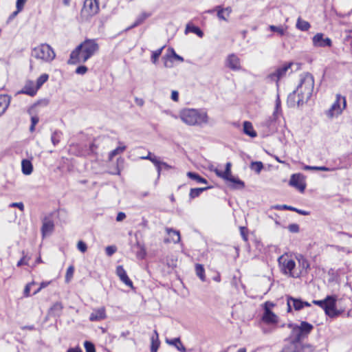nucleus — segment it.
Masks as SVG:
<instances>
[{
	"label": "nucleus",
	"instance_id": "obj_24",
	"mask_svg": "<svg viewBox=\"0 0 352 352\" xmlns=\"http://www.w3.org/2000/svg\"><path fill=\"white\" fill-rule=\"evenodd\" d=\"M10 102V98L7 95H0V116L8 109Z\"/></svg>",
	"mask_w": 352,
	"mask_h": 352
},
{
	"label": "nucleus",
	"instance_id": "obj_61",
	"mask_svg": "<svg viewBox=\"0 0 352 352\" xmlns=\"http://www.w3.org/2000/svg\"><path fill=\"white\" fill-rule=\"evenodd\" d=\"M126 218V214L125 213L122 212H118V215H117V217H116V221H122V220H124V219Z\"/></svg>",
	"mask_w": 352,
	"mask_h": 352
},
{
	"label": "nucleus",
	"instance_id": "obj_37",
	"mask_svg": "<svg viewBox=\"0 0 352 352\" xmlns=\"http://www.w3.org/2000/svg\"><path fill=\"white\" fill-rule=\"evenodd\" d=\"M300 267L302 270L307 271L309 268V263L308 261L302 255L297 257Z\"/></svg>",
	"mask_w": 352,
	"mask_h": 352
},
{
	"label": "nucleus",
	"instance_id": "obj_47",
	"mask_svg": "<svg viewBox=\"0 0 352 352\" xmlns=\"http://www.w3.org/2000/svg\"><path fill=\"white\" fill-rule=\"evenodd\" d=\"M74 272V268L73 266H69L67 268V272H66V276H65V280L67 282H69L70 280V279L73 276Z\"/></svg>",
	"mask_w": 352,
	"mask_h": 352
},
{
	"label": "nucleus",
	"instance_id": "obj_58",
	"mask_svg": "<svg viewBox=\"0 0 352 352\" xmlns=\"http://www.w3.org/2000/svg\"><path fill=\"white\" fill-rule=\"evenodd\" d=\"M171 99L177 102L179 100V93L177 91H172L171 92Z\"/></svg>",
	"mask_w": 352,
	"mask_h": 352
},
{
	"label": "nucleus",
	"instance_id": "obj_59",
	"mask_svg": "<svg viewBox=\"0 0 352 352\" xmlns=\"http://www.w3.org/2000/svg\"><path fill=\"white\" fill-rule=\"evenodd\" d=\"M274 307V304L270 301H267L264 304V311L266 309H270Z\"/></svg>",
	"mask_w": 352,
	"mask_h": 352
},
{
	"label": "nucleus",
	"instance_id": "obj_63",
	"mask_svg": "<svg viewBox=\"0 0 352 352\" xmlns=\"http://www.w3.org/2000/svg\"><path fill=\"white\" fill-rule=\"evenodd\" d=\"M294 211L296 212L297 213H298L300 214L305 215V216L309 214V212L305 211V210H299V209H297L296 208H295V210Z\"/></svg>",
	"mask_w": 352,
	"mask_h": 352
},
{
	"label": "nucleus",
	"instance_id": "obj_36",
	"mask_svg": "<svg viewBox=\"0 0 352 352\" xmlns=\"http://www.w3.org/2000/svg\"><path fill=\"white\" fill-rule=\"evenodd\" d=\"M187 176L189 178L197 181L198 183H202V184L208 183L207 180L205 178L201 177L199 175H198L195 173L188 172V173H187Z\"/></svg>",
	"mask_w": 352,
	"mask_h": 352
},
{
	"label": "nucleus",
	"instance_id": "obj_12",
	"mask_svg": "<svg viewBox=\"0 0 352 352\" xmlns=\"http://www.w3.org/2000/svg\"><path fill=\"white\" fill-rule=\"evenodd\" d=\"M225 65L227 67L232 71H240L242 69L241 59L236 54L234 53L229 54L226 57Z\"/></svg>",
	"mask_w": 352,
	"mask_h": 352
},
{
	"label": "nucleus",
	"instance_id": "obj_15",
	"mask_svg": "<svg viewBox=\"0 0 352 352\" xmlns=\"http://www.w3.org/2000/svg\"><path fill=\"white\" fill-rule=\"evenodd\" d=\"M106 309L104 307H100L93 309L92 312L89 316V320L91 322H100L107 318Z\"/></svg>",
	"mask_w": 352,
	"mask_h": 352
},
{
	"label": "nucleus",
	"instance_id": "obj_20",
	"mask_svg": "<svg viewBox=\"0 0 352 352\" xmlns=\"http://www.w3.org/2000/svg\"><path fill=\"white\" fill-rule=\"evenodd\" d=\"M301 99V97L299 94H298V92L296 90H294L292 93H291L288 97H287V104L290 107H294L296 105L300 106L307 101H299L298 100Z\"/></svg>",
	"mask_w": 352,
	"mask_h": 352
},
{
	"label": "nucleus",
	"instance_id": "obj_13",
	"mask_svg": "<svg viewBox=\"0 0 352 352\" xmlns=\"http://www.w3.org/2000/svg\"><path fill=\"white\" fill-rule=\"evenodd\" d=\"M289 184L301 192L305 191L306 184L304 177L301 174H293L291 176Z\"/></svg>",
	"mask_w": 352,
	"mask_h": 352
},
{
	"label": "nucleus",
	"instance_id": "obj_54",
	"mask_svg": "<svg viewBox=\"0 0 352 352\" xmlns=\"http://www.w3.org/2000/svg\"><path fill=\"white\" fill-rule=\"evenodd\" d=\"M50 284V281H45V282H42L40 285V287L36 289L35 290L34 292H33V295H36V294H38L42 289L47 287Z\"/></svg>",
	"mask_w": 352,
	"mask_h": 352
},
{
	"label": "nucleus",
	"instance_id": "obj_18",
	"mask_svg": "<svg viewBox=\"0 0 352 352\" xmlns=\"http://www.w3.org/2000/svg\"><path fill=\"white\" fill-rule=\"evenodd\" d=\"M168 51H169V54H166L165 56H164V66L166 67H173V63H172V61L170 60V58H173L180 62H183L184 61V58L183 57H182L181 56L178 55L176 54V52H175V50L173 49V48H169L168 49Z\"/></svg>",
	"mask_w": 352,
	"mask_h": 352
},
{
	"label": "nucleus",
	"instance_id": "obj_41",
	"mask_svg": "<svg viewBox=\"0 0 352 352\" xmlns=\"http://www.w3.org/2000/svg\"><path fill=\"white\" fill-rule=\"evenodd\" d=\"M62 133L60 131H55L51 136V140L54 146L57 145L61 138Z\"/></svg>",
	"mask_w": 352,
	"mask_h": 352
},
{
	"label": "nucleus",
	"instance_id": "obj_40",
	"mask_svg": "<svg viewBox=\"0 0 352 352\" xmlns=\"http://www.w3.org/2000/svg\"><path fill=\"white\" fill-rule=\"evenodd\" d=\"M49 78V75L47 74H43L41 75L36 80V87L39 89L42 85L47 81Z\"/></svg>",
	"mask_w": 352,
	"mask_h": 352
},
{
	"label": "nucleus",
	"instance_id": "obj_53",
	"mask_svg": "<svg viewBox=\"0 0 352 352\" xmlns=\"http://www.w3.org/2000/svg\"><path fill=\"white\" fill-rule=\"evenodd\" d=\"M288 230L292 233H297L299 232V226L296 223L289 224Z\"/></svg>",
	"mask_w": 352,
	"mask_h": 352
},
{
	"label": "nucleus",
	"instance_id": "obj_6",
	"mask_svg": "<svg viewBox=\"0 0 352 352\" xmlns=\"http://www.w3.org/2000/svg\"><path fill=\"white\" fill-rule=\"evenodd\" d=\"M231 166L232 164L230 162H227L224 171H222L218 168H215L214 169V172L219 177H221L225 181L230 182V184L229 186L230 188L234 189H243L245 186L244 182L232 175Z\"/></svg>",
	"mask_w": 352,
	"mask_h": 352
},
{
	"label": "nucleus",
	"instance_id": "obj_44",
	"mask_svg": "<svg viewBox=\"0 0 352 352\" xmlns=\"http://www.w3.org/2000/svg\"><path fill=\"white\" fill-rule=\"evenodd\" d=\"M250 168L256 173H259L263 169V165L261 162H253L250 164Z\"/></svg>",
	"mask_w": 352,
	"mask_h": 352
},
{
	"label": "nucleus",
	"instance_id": "obj_22",
	"mask_svg": "<svg viewBox=\"0 0 352 352\" xmlns=\"http://www.w3.org/2000/svg\"><path fill=\"white\" fill-rule=\"evenodd\" d=\"M54 224L52 220L45 217L43 221L41 232L43 236L48 235L54 230Z\"/></svg>",
	"mask_w": 352,
	"mask_h": 352
},
{
	"label": "nucleus",
	"instance_id": "obj_14",
	"mask_svg": "<svg viewBox=\"0 0 352 352\" xmlns=\"http://www.w3.org/2000/svg\"><path fill=\"white\" fill-rule=\"evenodd\" d=\"M312 41L314 46L317 47H331L332 45L331 40L328 37L324 38L322 33H317L312 38Z\"/></svg>",
	"mask_w": 352,
	"mask_h": 352
},
{
	"label": "nucleus",
	"instance_id": "obj_48",
	"mask_svg": "<svg viewBox=\"0 0 352 352\" xmlns=\"http://www.w3.org/2000/svg\"><path fill=\"white\" fill-rule=\"evenodd\" d=\"M77 248L81 252L85 253L87 250V246L85 242L79 241L77 243Z\"/></svg>",
	"mask_w": 352,
	"mask_h": 352
},
{
	"label": "nucleus",
	"instance_id": "obj_35",
	"mask_svg": "<svg viewBox=\"0 0 352 352\" xmlns=\"http://www.w3.org/2000/svg\"><path fill=\"white\" fill-rule=\"evenodd\" d=\"M195 272L197 276L202 280L205 281L206 276H205V270L204 268V266L201 264H196L195 265Z\"/></svg>",
	"mask_w": 352,
	"mask_h": 352
},
{
	"label": "nucleus",
	"instance_id": "obj_42",
	"mask_svg": "<svg viewBox=\"0 0 352 352\" xmlns=\"http://www.w3.org/2000/svg\"><path fill=\"white\" fill-rule=\"evenodd\" d=\"M164 48V46L162 47L161 48L153 51L152 52L151 55V61L155 64L159 58V57L161 56L163 49Z\"/></svg>",
	"mask_w": 352,
	"mask_h": 352
},
{
	"label": "nucleus",
	"instance_id": "obj_3",
	"mask_svg": "<svg viewBox=\"0 0 352 352\" xmlns=\"http://www.w3.org/2000/svg\"><path fill=\"white\" fill-rule=\"evenodd\" d=\"M314 89V79L309 73L300 75V83L296 88L298 94L301 97L299 101H308L312 96Z\"/></svg>",
	"mask_w": 352,
	"mask_h": 352
},
{
	"label": "nucleus",
	"instance_id": "obj_32",
	"mask_svg": "<svg viewBox=\"0 0 352 352\" xmlns=\"http://www.w3.org/2000/svg\"><path fill=\"white\" fill-rule=\"evenodd\" d=\"M268 28L272 32L277 33L279 36H283L287 30V27L284 25L276 26L271 25Z\"/></svg>",
	"mask_w": 352,
	"mask_h": 352
},
{
	"label": "nucleus",
	"instance_id": "obj_31",
	"mask_svg": "<svg viewBox=\"0 0 352 352\" xmlns=\"http://www.w3.org/2000/svg\"><path fill=\"white\" fill-rule=\"evenodd\" d=\"M217 10V16L219 19L223 21H228L227 18L224 16L223 13L227 12V16H228L232 12V9L230 7L223 8L221 6H217L215 8Z\"/></svg>",
	"mask_w": 352,
	"mask_h": 352
},
{
	"label": "nucleus",
	"instance_id": "obj_5",
	"mask_svg": "<svg viewBox=\"0 0 352 352\" xmlns=\"http://www.w3.org/2000/svg\"><path fill=\"white\" fill-rule=\"evenodd\" d=\"M337 296H327L321 300H314L312 303L324 309L326 315L331 318L337 317L340 314V311L336 309Z\"/></svg>",
	"mask_w": 352,
	"mask_h": 352
},
{
	"label": "nucleus",
	"instance_id": "obj_9",
	"mask_svg": "<svg viewBox=\"0 0 352 352\" xmlns=\"http://www.w3.org/2000/svg\"><path fill=\"white\" fill-rule=\"evenodd\" d=\"M346 102L344 97L341 96L340 94L336 95V101L333 103L331 108L327 112L329 118L338 116L342 113L343 109L346 107Z\"/></svg>",
	"mask_w": 352,
	"mask_h": 352
},
{
	"label": "nucleus",
	"instance_id": "obj_56",
	"mask_svg": "<svg viewBox=\"0 0 352 352\" xmlns=\"http://www.w3.org/2000/svg\"><path fill=\"white\" fill-rule=\"evenodd\" d=\"M25 1H26V0H17L16 1V9L18 10V12H21L23 10Z\"/></svg>",
	"mask_w": 352,
	"mask_h": 352
},
{
	"label": "nucleus",
	"instance_id": "obj_55",
	"mask_svg": "<svg viewBox=\"0 0 352 352\" xmlns=\"http://www.w3.org/2000/svg\"><path fill=\"white\" fill-rule=\"evenodd\" d=\"M9 206L12 208H18L21 211L24 210V205L22 202L12 203Z\"/></svg>",
	"mask_w": 352,
	"mask_h": 352
},
{
	"label": "nucleus",
	"instance_id": "obj_23",
	"mask_svg": "<svg viewBox=\"0 0 352 352\" xmlns=\"http://www.w3.org/2000/svg\"><path fill=\"white\" fill-rule=\"evenodd\" d=\"M262 320L267 324H276L278 316L270 309H266L262 316Z\"/></svg>",
	"mask_w": 352,
	"mask_h": 352
},
{
	"label": "nucleus",
	"instance_id": "obj_62",
	"mask_svg": "<svg viewBox=\"0 0 352 352\" xmlns=\"http://www.w3.org/2000/svg\"><path fill=\"white\" fill-rule=\"evenodd\" d=\"M280 107V101L279 100V98L278 97L276 100V109L274 112V115H276L278 112Z\"/></svg>",
	"mask_w": 352,
	"mask_h": 352
},
{
	"label": "nucleus",
	"instance_id": "obj_10",
	"mask_svg": "<svg viewBox=\"0 0 352 352\" xmlns=\"http://www.w3.org/2000/svg\"><path fill=\"white\" fill-rule=\"evenodd\" d=\"M292 63H285L280 67H278L274 72L270 73L267 76V79L271 82H276L277 84L278 81L286 76L287 72L291 69Z\"/></svg>",
	"mask_w": 352,
	"mask_h": 352
},
{
	"label": "nucleus",
	"instance_id": "obj_49",
	"mask_svg": "<svg viewBox=\"0 0 352 352\" xmlns=\"http://www.w3.org/2000/svg\"><path fill=\"white\" fill-rule=\"evenodd\" d=\"M23 254H24V252H23ZM29 260L30 258H28L26 255H23L21 259L18 261L17 266L20 267L23 265H28Z\"/></svg>",
	"mask_w": 352,
	"mask_h": 352
},
{
	"label": "nucleus",
	"instance_id": "obj_38",
	"mask_svg": "<svg viewBox=\"0 0 352 352\" xmlns=\"http://www.w3.org/2000/svg\"><path fill=\"white\" fill-rule=\"evenodd\" d=\"M186 31L192 32L197 34L200 38H202L204 36V32H202V30L199 28L195 25L190 26V25H188L186 26Z\"/></svg>",
	"mask_w": 352,
	"mask_h": 352
},
{
	"label": "nucleus",
	"instance_id": "obj_34",
	"mask_svg": "<svg viewBox=\"0 0 352 352\" xmlns=\"http://www.w3.org/2000/svg\"><path fill=\"white\" fill-rule=\"evenodd\" d=\"M208 188V187L191 188L190 190L189 197L190 199H195L196 197H198L201 192H203Z\"/></svg>",
	"mask_w": 352,
	"mask_h": 352
},
{
	"label": "nucleus",
	"instance_id": "obj_19",
	"mask_svg": "<svg viewBox=\"0 0 352 352\" xmlns=\"http://www.w3.org/2000/svg\"><path fill=\"white\" fill-rule=\"evenodd\" d=\"M166 232L170 238L164 240L165 243H178L181 240L180 233L178 230H174L170 228H166Z\"/></svg>",
	"mask_w": 352,
	"mask_h": 352
},
{
	"label": "nucleus",
	"instance_id": "obj_52",
	"mask_svg": "<svg viewBox=\"0 0 352 352\" xmlns=\"http://www.w3.org/2000/svg\"><path fill=\"white\" fill-rule=\"evenodd\" d=\"M87 67L85 65H80L76 69V73L77 74L83 75L87 72Z\"/></svg>",
	"mask_w": 352,
	"mask_h": 352
},
{
	"label": "nucleus",
	"instance_id": "obj_27",
	"mask_svg": "<svg viewBox=\"0 0 352 352\" xmlns=\"http://www.w3.org/2000/svg\"><path fill=\"white\" fill-rule=\"evenodd\" d=\"M151 352H157L160 346L159 335L156 330L154 331L153 335L151 338Z\"/></svg>",
	"mask_w": 352,
	"mask_h": 352
},
{
	"label": "nucleus",
	"instance_id": "obj_7",
	"mask_svg": "<svg viewBox=\"0 0 352 352\" xmlns=\"http://www.w3.org/2000/svg\"><path fill=\"white\" fill-rule=\"evenodd\" d=\"M292 327L291 337L298 342L305 339L314 329L312 324L307 322H301L300 325H290Z\"/></svg>",
	"mask_w": 352,
	"mask_h": 352
},
{
	"label": "nucleus",
	"instance_id": "obj_39",
	"mask_svg": "<svg viewBox=\"0 0 352 352\" xmlns=\"http://www.w3.org/2000/svg\"><path fill=\"white\" fill-rule=\"evenodd\" d=\"M63 307L61 302H56L50 308V311L54 315H59L63 309Z\"/></svg>",
	"mask_w": 352,
	"mask_h": 352
},
{
	"label": "nucleus",
	"instance_id": "obj_64",
	"mask_svg": "<svg viewBox=\"0 0 352 352\" xmlns=\"http://www.w3.org/2000/svg\"><path fill=\"white\" fill-rule=\"evenodd\" d=\"M67 352H81V349L79 347L71 348Z\"/></svg>",
	"mask_w": 352,
	"mask_h": 352
},
{
	"label": "nucleus",
	"instance_id": "obj_51",
	"mask_svg": "<svg viewBox=\"0 0 352 352\" xmlns=\"http://www.w3.org/2000/svg\"><path fill=\"white\" fill-rule=\"evenodd\" d=\"M116 250L117 248L114 245L107 246L105 250L106 254L109 256L113 255L116 252Z\"/></svg>",
	"mask_w": 352,
	"mask_h": 352
},
{
	"label": "nucleus",
	"instance_id": "obj_4",
	"mask_svg": "<svg viewBox=\"0 0 352 352\" xmlns=\"http://www.w3.org/2000/svg\"><path fill=\"white\" fill-rule=\"evenodd\" d=\"M31 56L42 63H50L55 58L56 54L50 45L43 43L32 50Z\"/></svg>",
	"mask_w": 352,
	"mask_h": 352
},
{
	"label": "nucleus",
	"instance_id": "obj_46",
	"mask_svg": "<svg viewBox=\"0 0 352 352\" xmlns=\"http://www.w3.org/2000/svg\"><path fill=\"white\" fill-rule=\"evenodd\" d=\"M86 352H96L94 345L89 341H85L84 343Z\"/></svg>",
	"mask_w": 352,
	"mask_h": 352
},
{
	"label": "nucleus",
	"instance_id": "obj_21",
	"mask_svg": "<svg viewBox=\"0 0 352 352\" xmlns=\"http://www.w3.org/2000/svg\"><path fill=\"white\" fill-rule=\"evenodd\" d=\"M287 311L290 312L292 310V307L294 308L295 310L299 311L303 308V301L300 299L295 298L293 297L287 298Z\"/></svg>",
	"mask_w": 352,
	"mask_h": 352
},
{
	"label": "nucleus",
	"instance_id": "obj_50",
	"mask_svg": "<svg viewBox=\"0 0 352 352\" xmlns=\"http://www.w3.org/2000/svg\"><path fill=\"white\" fill-rule=\"evenodd\" d=\"M274 208L278 209V210H282V209L288 210L290 211H294L295 210L294 207L287 206V205H277V206H274Z\"/></svg>",
	"mask_w": 352,
	"mask_h": 352
},
{
	"label": "nucleus",
	"instance_id": "obj_33",
	"mask_svg": "<svg viewBox=\"0 0 352 352\" xmlns=\"http://www.w3.org/2000/svg\"><path fill=\"white\" fill-rule=\"evenodd\" d=\"M296 28L301 31H307L311 25L309 22L298 18L296 22Z\"/></svg>",
	"mask_w": 352,
	"mask_h": 352
},
{
	"label": "nucleus",
	"instance_id": "obj_11",
	"mask_svg": "<svg viewBox=\"0 0 352 352\" xmlns=\"http://www.w3.org/2000/svg\"><path fill=\"white\" fill-rule=\"evenodd\" d=\"M99 11L98 0H85L81 13L82 15L89 17L96 14Z\"/></svg>",
	"mask_w": 352,
	"mask_h": 352
},
{
	"label": "nucleus",
	"instance_id": "obj_17",
	"mask_svg": "<svg viewBox=\"0 0 352 352\" xmlns=\"http://www.w3.org/2000/svg\"><path fill=\"white\" fill-rule=\"evenodd\" d=\"M116 274L120 278V280L124 283L126 286L133 288V282L129 278L126 272L122 265H118L116 267Z\"/></svg>",
	"mask_w": 352,
	"mask_h": 352
},
{
	"label": "nucleus",
	"instance_id": "obj_60",
	"mask_svg": "<svg viewBox=\"0 0 352 352\" xmlns=\"http://www.w3.org/2000/svg\"><path fill=\"white\" fill-rule=\"evenodd\" d=\"M314 170L330 171L331 169L326 166H313Z\"/></svg>",
	"mask_w": 352,
	"mask_h": 352
},
{
	"label": "nucleus",
	"instance_id": "obj_45",
	"mask_svg": "<svg viewBox=\"0 0 352 352\" xmlns=\"http://www.w3.org/2000/svg\"><path fill=\"white\" fill-rule=\"evenodd\" d=\"M34 285H35V282L32 281L31 283H28L25 285V287L24 288V291H23V296L24 297L28 298L31 296L30 289H31L32 286Z\"/></svg>",
	"mask_w": 352,
	"mask_h": 352
},
{
	"label": "nucleus",
	"instance_id": "obj_25",
	"mask_svg": "<svg viewBox=\"0 0 352 352\" xmlns=\"http://www.w3.org/2000/svg\"><path fill=\"white\" fill-rule=\"evenodd\" d=\"M300 342L296 340L295 339H292V340L284 347L283 352H298V348L300 347Z\"/></svg>",
	"mask_w": 352,
	"mask_h": 352
},
{
	"label": "nucleus",
	"instance_id": "obj_30",
	"mask_svg": "<svg viewBox=\"0 0 352 352\" xmlns=\"http://www.w3.org/2000/svg\"><path fill=\"white\" fill-rule=\"evenodd\" d=\"M243 132L251 138H255L256 136V133L254 130L252 123L248 121L243 122Z\"/></svg>",
	"mask_w": 352,
	"mask_h": 352
},
{
	"label": "nucleus",
	"instance_id": "obj_1",
	"mask_svg": "<svg viewBox=\"0 0 352 352\" xmlns=\"http://www.w3.org/2000/svg\"><path fill=\"white\" fill-rule=\"evenodd\" d=\"M98 50L99 46L96 40L86 39L71 52L67 63L69 65L84 63L93 56Z\"/></svg>",
	"mask_w": 352,
	"mask_h": 352
},
{
	"label": "nucleus",
	"instance_id": "obj_2",
	"mask_svg": "<svg viewBox=\"0 0 352 352\" xmlns=\"http://www.w3.org/2000/svg\"><path fill=\"white\" fill-rule=\"evenodd\" d=\"M179 118L189 126L208 124L209 117L206 111L197 109H184L179 112Z\"/></svg>",
	"mask_w": 352,
	"mask_h": 352
},
{
	"label": "nucleus",
	"instance_id": "obj_57",
	"mask_svg": "<svg viewBox=\"0 0 352 352\" xmlns=\"http://www.w3.org/2000/svg\"><path fill=\"white\" fill-rule=\"evenodd\" d=\"M150 161L155 166H158V165H161V161L159 160V158L157 157H156L155 155H153Z\"/></svg>",
	"mask_w": 352,
	"mask_h": 352
},
{
	"label": "nucleus",
	"instance_id": "obj_8",
	"mask_svg": "<svg viewBox=\"0 0 352 352\" xmlns=\"http://www.w3.org/2000/svg\"><path fill=\"white\" fill-rule=\"evenodd\" d=\"M278 262L283 274L289 275L292 277H298L293 272V270L296 266V263L294 260L289 258L287 256L282 255L278 258Z\"/></svg>",
	"mask_w": 352,
	"mask_h": 352
},
{
	"label": "nucleus",
	"instance_id": "obj_16",
	"mask_svg": "<svg viewBox=\"0 0 352 352\" xmlns=\"http://www.w3.org/2000/svg\"><path fill=\"white\" fill-rule=\"evenodd\" d=\"M38 89L36 85L34 84V82L32 80L26 81L24 87L22 88L21 91H19V94H23L28 95L30 96H34Z\"/></svg>",
	"mask_w": 352,
	"mask_h": 352
},
{
	"label": "nucleus",
	"instance_id": "obj_43",
	"mask_svg": "<svg viewBox=\"0 0 352 352\" xmlns=\"http://www.w3.org/2000/svg\"><path fill=\"white\" fill-rule=\"evenodd\" d=\"M125 149H126L125 146H120L117 147L116 148H115L114 150L111 151L109 153V159L111 160L113 157H115L118 154H120V153H122L123 151H124Z\"/></svg>",
	"mask_w": 352,
	"mask_h": 352
},
{
	"label": "nucleus",
	"instance_id": "obj_29",
	"mask_svg": "<svg viewBox=\"0 0 352 352\" xmlns=\"http://www.w3.org/2000/svg\"><path fill=\"white\" fill-rule=\"evenodd\" d=\"M166 342L170 345H173L177 348V349L181 352H186V349L181 342L179 338H174L173 340H166Z\"/></svg>",
	"mask_w": 352,
	"mask_h": 352
},
{
	"label": "nucleus",
	"instance_id": "obj_26",
	"mask_svg": "<svg viewBox=\"0 0 352 352\" xmlns=\"http://www.w3.org/2000/svg\"><path fill=\"white\" fill-rule=\"evenodd\" d=\"M21 170L24 175H30L33 171L32 162L29 160H23L21 162Z\"/></svg>",
	"mask_w": 352,
	"mask_h": 352
},
{
	"label": "nucleus",
	"instance_id": "obj_28",
	"mask_svg": "<svg viewBox=\"0 0 352 352\" xmlns=\"http://www.w3.org/2000/svg\"><path fill=\"white\" fill-rule=\"evenodd\" d=\"M151 15V13H148V12H142L140 14H139L135 22L133 23V24H132L129 28L128 30L129 29H131V28H133L135 27H137L138 25H140V24H142L147 18H148Z\"/></svg>",
	"mask_w": 352,
	"mask_h": 352
}]
</instances>
